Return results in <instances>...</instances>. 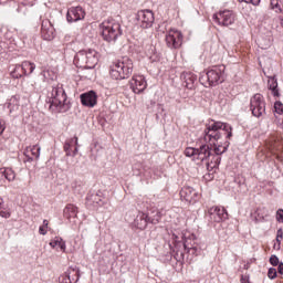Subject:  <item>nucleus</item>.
I'll return each instance as SVG.
<instances>
[{"mask_svg":"<svg viewBox=\"0 0 283 283\" xmlns=\"http://www.w3.org/2000/svg\"><path fill=\"white\" fill-rule=\"evenodd\" d=\"M212 20L223 28H229L235 23V13L231 10L219 11L212 15Z\"/></svg>","mask_w":283,"mask_h":283,"instance_id":"9d476101","label":"nucleus"},{"mask_svg":"<svg viewBox=\"0 0 283 283\" xmlns=\"http://www.w3.org/2000/svg\"><path fill=\"white\" fill-rule=\"evenodd\" d=\"M22 70L24 72V76H30L34 70H36V64L30 62V61H24L22 62Z\"/></svg>","mask_w":283,"mask_h":283,"instance_id":"cd10ccee","label":"nucleus"},{"mask_svg":"<svg viewBox=\"0 0 283 283\" xmlns=\"http://www.w3.org/2000/svg\"><path fill=\"white\" fill-rule=\"evenodd\" d=\"M3 209V198H0V210Z\"/></svg>","mask_w":283,"mask_h":283,"instance_id":"49530a36","label":"nucleus"},{"mask_svg":"<svg viewBox=\"0 0 283 283\" xmlns=\"http://www.w3.org/2000/svg\"><path fill=\"white\" fill-rule=\"evenodd\" d=\"M130 88L134 94H140L147 90V80L143 75H134L130 80Z\"/></svg>","mask_w":283,"mask_h":283,"instance_id":"dca6fc26","label":"nucleus"},{"mask_svg":"<svg viewBox=\"0 0 283 283\" xmlns=\"http://www.w3.org/2000/svg\"><path fill=\"white\" fill-rule=\"evenodd\" d=\"M282 239H283V230L280 228L276 231V242H277V249H280V244H282Z\"/></svg>","mask_w":283,"mask_h":283,"instance_id":"e433bc0d","label":"nucleus"},{"mask_svg":"<svg viewBox=\"0 0 283 283\" xmlns=\"http://www.w3.org/2000/svg\"><path fill=\"white\" fill-rule=\"evenodd\" d=\"M41 76H43V81L50 83V81H54L56 78V73L50 70L42 71Z\"/></svg>","mask_w":283,"mask_h":283,"instance_id":"c756f323","label":"nucleus"},{"mask_svg":"<svg viewBox=\"0 0 283 283\" xmlns=\"http://www.w3.org/2000/svg\"><path fill=\"white\" fill-rule=\"evenodd\" d=\"M206 218L211 224L220 223L224 222V220H228L229 212H227V209H224V207L214 206L208 209Z\"/></svg>","mask_w":283,"mask_h":283,"instance_id":"6e6552de","label":"nucleus"},{"mask_svg":"<svg viewBox=\"0 0 283 283\" xmlns=\"http://www.w3.org/2000/svg\"><path fill=\"white\" fill-rule=\"evenodd\" d=\"M10 74L12 78H21V76H25V73L23 72V66L21 64H15L11 70Z\"/></svg>","mask_w":283,"mask_h":283,"instance_id":"c85d7f7f","label":"nucleus"},{"mask_svg":"<svg viewBox=\"0 0 283 283\" xmlns=\"http://www.w3.org/2000/svg\"><path fill=\"white\" fill-rule=\"evenodd\" d=\"M137 23L144 30H147L154 25V12L151 10H142L136 14Z\"/></svg>","mask_w":283,"mask_h":283,"instance_id":"9b49d317","label":"nucleus"},{"mask_svg":"<svg viewBox=\"0 0 283 283\" xmlns=\"http://www.w3.org/2000/svg\"><path fill=\"white\" fill-rule=\"evenodd\" d=\"M224 65L213 66L199 77L201 85L205 87H216L220 83H224Z\"/></svg>","mask_w":283,"mask_h":283,"instance_id":"39448f33","label":"nucleus"},{"mask_svg":"<svg viewBox=\"0 0 283 283\" xmlns=\"http://www.w3.org/2000/svg\"><path fill=\"white\" fill-rule=\"evenodd\" d=\"M75 140V145H78V137H74L73 139L65 142L64 144V151L66 156H72V144Z\"/></svg>","mask_w":283,"mask_h":283,"instance_id":"7c9ffc66","label":"nucleus"},{"mask_svg":"<svg viewBox=\"0 0 283 283\" xmlns=\"http://www.w3.org/2000/svg\"><path fill=\"white\" fill-rule=\"evenodd\" d=\"M250 109L256 118H260V116L266 112V103L264 102V96H262V94L256 93L251 97Z\"/></svg>","mask_w":283,"mask_h":283,"instance_id":"1a4fd4ad","label":"nucleus"},{"mask_svg":"<svg viewBox=\"0 0 283 283\" xmlns=\"http://www.w3.org/2000/svg\"><path fill=\"white\" fill-rule=\"evenodd\" d=\"M180 198L186 202H198L200 195H198V191H196L191 186H185L180 190Z\"/></svg>","mask_w":283,"mask_h":283,"instance_id":"f3484780","label":"nucleus"},{"mask_svg":"<svg viewBox=\"0 0 283 283\" xmlns=\"http://www.w3.org/2000/svg\"><path fill=\"white\" fill-rule=\"evenodd\" d=\"M102 36L107 43H116L118 36L123 35L120 23L114 19L104 20L101 25Z\"/></svg>","mask_w":283,"mask_h":283,"instance_id":"20e7f679","label":"nucleus"},{"mask_svg":"<svg viewBox=\"0 0 283 283\" xmlns=\"http://www.w3.org/2000/svg\"><path fill=\"white\" fill-rule=\"evenodd\" d=\"M185 156H187V158H191L195 163H197V165H200V163H205L206 166L208 163H211V159L213 158L211 147H209V145L207 144L201 145L199 148H186Z\"/></svg>","mask_w":283,"mask_h":283,"instance_id":"423d86ee","label":"nucleus"},{"mask_svg":"<svg viewBox=\"0 0 283 283\" xmlns=\"http://www.w3.org/2000/svg\"><path fill=\"white\" fill-rule=\"evenodd\" d=\"M134 72V62L129 57H122L111 66L109 75L114 81H125Z\"/></svg>","mask_w":283,"mask_h":283,"instance_id":"7ed1b4c3","label":"nucleus"},{"mask_svg":"<svg viewBox=\"0 0 283 283\" xmlns=\"http://www.w3.org/2000/svg\"><path fill=\"white\" fill-rule=\"evenodd\" d=\"M276 221L280 222L281 224L283 223V209H279L276 211Z\"/></svg>","mask_w":283,"mask_h":283,"instance_id":"ea45409f","label":"nucleus"},{"mask_svg":"<svg viewBox=\"0 0 283 283\" xmlns=\"http://www.w3.org/2000/svg\"><path fill=\"white\" fill-rule=\"evenodd\" d=\"M48 103L51 112H67L70 109V102L63 84L52 86L51 92L48 94Z\"/></svg>","mask_w":283,"mask_h":283,"instance_id":"f03ea898","label":"nucleus"},{"mask_svg":"<svg viewBox=\"0 0 283 283\" xmlns=\"http://www.w3.org/2000/svg\"><path fill=\"white\" fill-rule=\"evenodd\" d=\"M3 176L9 182H12L17 178V174H14V170L11 168H6L3 170Z\"/></svg>","mask_w":283,"mask_h":283,"instance_id":"473e14b6","label":"nucleus"},{"mask_svg":"<svg viewBox=\"0 0 283 283\" xmlns=\"http://www.w3.org/2000/svg\"><path fill=\"white\" fill-rule=\"evenodd\" d=\"M76 154H78V147H75L73 154H71V156H76Z\"/></svg>","mask_w":283,"mask_h":283,"instance_id":"a18cd8bd","label":"nucleus"},{"mask_svg":"<svg viewBox=\"0 0 283 283\" xmlns=\"http://www.w3.org/2000/svg\"><path fill=\"white\" fill-rule=\"evenodd\" d=\"M142 169H143V164L136 163L133 165V171L135 176H140Z\"/></svg>","mask_w":283,"mask_h":283,"instance_id":"f704fd0d","label":"nucleus"},{"mask_svg":"<svg viewBox=\"0 0 283 283\" xmlns=\"http://www.w3.org/2000/svg\"><path fill=\"white\" fill-rule=\"evenodd\" d=\"M182 240V237L177 235L176 233H172V244H174V249L172 251L175 253H180V255H182V251H187V244H185V242L180 241Z\"/></svg>","mask_w":283,"mask_h":283,"instance_id":"5701e85b","label":"nucleus"},{"mask_svg":"<svg viewBox=\"0 0 283 283\" xmlns=\"http://www.w3.org/2000/svg\"><path fill=\"white\" fill-rule=\"evenodd\" d=\"M49 224H50V222L46 219H44L43 224L40 226V228H39L40 235H48V226Z\"/></svg>","mask_w":283,"mask_h":283,"instance_id":"72a5a7b5","label":"nucleus"},{"mask_svg":"<svg viewBox=\"0 0 283 283\" xmlns=\"http://www.w3.org/2000/svg\"><path fill=\"white\" fill-rule=\"evenodd\" d=\"M274 249H277V244H274Z\"/></svg>","mask_w":283,"mask_h":283,"instance_id":"09e8293b","label":"nucleus"},{"mask_svg":"<svg viewBox=\"0 0 283 283\" xmlns=\"http://www.w3.org/2000/svg\"><path fill=\"white\" fill-rule=\"evenodd\" d=\"M20 107L21 104L19 103L18 96H12L3 105V109L8 112L9 116L12 118H17V116H19Z\"/></svg>","mask_w":283,"mask_h":283,"instance_id":"4468645a","label":"nucleus"},{"mask_svg":"<svg viewBox=\"0 0 283 283\" xmlns=\"http://www.w3.org/2000/svg\"><path fill=\"white\" fill-rule=\"evenodd\" d=\"M274 109L276 114H283V104L282 102H275L274 103Z\"/></svg>","mask_w":283,"mask_h":283,"instance_id":"4c0bfd02","label":"nucleus"},{"mask_svg":"<svg viewBox=\"0 0 283 283\" xmlns=\"http://www.w3.org/2000/svg\"><path fill=\"white\" fill-rule=\"evenodd\" d=\"M85 19V10L82 7H71L66 13V21L69 23H76Z\"/></svg>","mask_w":283,"mask_h":283,"instance_id":"2eb2a0df","label":"nucleus"},{"mask_svg":"<svg viewBox=\"0 0 283 283\" xmlns=\"http://www.w3.org/2000/svg\"><path fill=\"white\" fill-rule=\"evenodd\" d=\"M0 218H10V211L6 210V209H1L0 210Z\"/></svg>","mask_w":283,"mask_h":283,"instance_id":"79ce46f5","label":"nucleus"},{"mask_svg":"<svg viewBox=\"0 0 283 283\" xmlns=\"http://www.w3.org/2000/svg\"><path fill=\"white\" fill-rule=\"evenodd\" d=\"M158 213H156V218L151 219L149 214H146L145 212H138V214L133 221V227H135V229H140L143 231V229H147V224H149V222L151 224H156V222H158Z\"/></svg>","mask_w":283,"mask_h":283,"instance_id":"ddd939ff","label":"nucleus"},{"mask_svg":"<svg viewBox=\"0 0 283 283\" xmlns=\"http://www.w3.org/2000/svg\"><path fill=\"white\" fill-rule=\"evenodd\" d=\"M6 132V120L0 119V136Z\"/></svg>","mask_w":283,"mask_h":283,"instance_id":"37998d69","label":"nucleus"},{"mask_svg":"<svg viewBox=\"0 0 283 283\" xmlns=\"http://www.w3.org/2000/svg\"><path fill=\"white\" fill-rule=\"evenodd\" d=\"M81 274L78 273V268L71 266L69 268L63 275L60 276L61 283H72L78 282Z\"/></svg>","mask_w":283,"mask_h":283,"instance_id":"a211bd4d","label":"nucleus"},{"mask_svg":"<svg viewBox=\"0 0 283 283\" xmlns=\"http://www.w3.org/2000/svg\"><path fill=\"white\" fill-rule=\"evenodd\" d=\"M87 207H94V209H98V207H103V197L98 193H88L86 197Z\"/></svg>","mask_w":283,"mask_h":283,"instance_id":"4be33fe9","label":"nucleus"},{"mask_svg":"<svg viewBox=\"0 0 283 283\" xmlns=\"http://www.w3.org/2000/svg\"><path fill=\"white\" fill-rule=\"evenodd\" d=\"M77 213L78 208L72 203H69L63 210V216L66 220H69V222H76Z\"/></svg>","mask_w":283,"mask_h":283,"instance_id":"412c9836","label":"nucleus"},{"mask_svg":"<svg viewBox=\"0 0 283 283\" xmlns=\"http://www.w3.org/2000/svg\"><path fill=\"white\" fill-rule=\"evenodd\" d=\"M50 247L55 249V251H62L63 253L66 249L65 241H63L61 237H55L53 240H51Z\"/></svg>","mask_w":283,"mask_h":283,"instance_id":"bb28decb","label":"nucleus"},{"mask_svg":"<svg viewBox=\"0 0 283 283\" xmlns=\"http://www.w3.org/2000/svg\"><path fill=\"white\" fill-rule=\"evenodd\" d=\"M145 54L149 61L156 63V61H160V55L156 51V46L154 44H147L145 46Z\"/></svg>","mask_w":283,"mask_h":283,"instance_id":"393cba45","label":"nucleus"},{"mask_svg":"<svg viewBox=\"0 0 283 283\" xmlns=\"http://www.w3.org/2000/svg\"><path fill=\"white\" fill-rule=\"evenodd\" d=\"M233 136L231 124L223 122H210L203 130V140L213 145V154L210 161L207 163L208 169H218L222 161V154L229 149V139Z\"/></svg>","mask_w":283,"mask_h":283,"instance_id":"f257e3e1","label":"nucleus"},{"mask_svg":"<svg viewBox=\"0 0 283 283\" xmlns=\"http://www.w3.org/2000/svg\"><path fill=\"white\" fill-rule=\"evenodd\" d=\"M181 78L185 81L186 87L188 90H192L193 83H196V81H198V76L191 72H184L181 74Z\"/></svg>","mask_w":283,"mask_h":283,"instance_id":"a878e982","label":"nucleus"},{"mask_svg":"<svg viewBox=\"0 0 283 283\" xmlns=\"http://www.w3.org/2000/svg\"><path fill=\"white\" fill-rule=\"evenodd\" d=\"M74 63L77 67H84L85 70H94L98 64V53L96 50H83L76 53Z\"/></svg>","mask_w":283,"mask_h":283,"instance_id":"0eeeda50","label":"nucleus"},{"mask_svg":"<svg viewBox=\"0 0 283 283\" xmlns=\"http://www.w3.org/2000/svg\"><path fill=\"white\" fill-rule=\"evenodd\" d=\"M268 85L269 90L272 91L273 96H280V93L277 92V81H275V78H270Z\"/></svg>","mask_w":283,"mask_h":283,"instance_id":"2f4dec72","label":"nucleus"},{"mask_svg":"<svg viewBox=\"0 0 283 283\" xmlns=\"http://www.w3.org/2000/svg\"><path fill=\"white\" fill-rule=\"evenodd\" d=\"M81 103L84 107H94L97 103L98 96L96 92L90 91L80 95Z\"/></svg>","mask_w":283,"mask_h":283,"instance_id":"6ab92c4d","label":"nucleus"},{"mask_svg":"<svg viewBox=\"0 0 283 283\" xmlns=\"http://www.w3.org/2000/svg\"><path fill=\"white\" fill-rule=\"evenodd\" d=\"M144 209H149V205H148V203H145V205H144Z\"/></svg>","mask_w":283,"mask_h":283,"instance_id":"de8ad7c7","label":"nucleus"},{"mask_svg":"<svg viewBox=\"0 0 283 283\" xmlns=\"http://www.w3.org/2000/svg\"><path fill=\"white\" fill-rule=\"evenodd\" d=\"M270 263L272 264V266H277V264H280V259H277L275 255H272L270 258Z\"/></svg>","mask_w":283,"mask_h":283,"instance_id":"a19ab883","label":"nucleus"},{"mask_svg":"<svg viewBox=\"0 0 283 283\" xmlns=\"http://www.w3.org/2000/svg\"><path fill=\"white\" fill-rule=\"evenodd\" d=\"M41 34L44 41H52L54 39V27L50 20L42 21Z\"/></svg>","mask_w":283,"mask_h":283,"instance_id":"aec40b11","label":"nucleus"},{"mask_svg":"<svg viewBox=\"0 0 283 283\" xmlns=\"http://www.w3.org/2000/svg\"><path fill=\"white\" fill-rule=\"evenodd\" d=\"M166 44L170 50H178L182 45V32L171 29L166 34Z\"/></svg>","mask_w":283,"mask_h":283,"instance_id":"f8f14e48","label":"nucleus"},{"mask_svg":"<svg viewBox=\"0 0 283 283\" xmlns=\"http://www.w3.org/2000/svg\"><path fill=\"white\" fill-rule=\"evenodd\" d=\"M240 3H251L252 6H260V0H238Z\"/></svg>","mask_w":283,"mask_h":283,"instance_id":"58836bf2","label":"nucleus"},{"mask_svg":"<svg viewBox=\"0 0 283 283\" xmlns=\"http://www.w3.org/2000/svg\"><path fill=\"white\" fill-rule=\"evenodd\" d=\"M268 277L270 280H275V277H277V270H275V268H270L268 271Z\"/></svg>","mask_w":283,"mask_h":283,"instance_id":"c9c22d12","label":"nucleus"},{"mask_svg":"<svg viewBox=\"0 0 283 283\" xmlns=\"http://www.w3.org/2000/svg\"><path fill=\"white\" fill-rule=\"evenodd\" d=\"M24 156H27L29 160H39V158H41V146L33 145L31 147H28L24 151Z\"/></svg>","mask_w":283,"mask_h":283,"instance_id":"b1692460","label":"nucleus"},{"mask_svg":"<svg viewBox=\"0 0 283 283\" xmlns=\"http://www.w3.org/2000/svg\"><path fill=\"white\" fill-rule=\"evenodd\" d=\"M279 273H280L281 275H283V263H281V264L279 265Z\"/></svg>","mask_w":283,"mask_h":283,"instance_id":"c03bdc74","label":"nucleus"}]
</instances>
